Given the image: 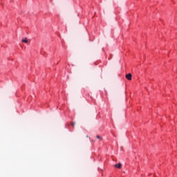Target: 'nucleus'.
Segmentation results:
<instances>
[{
	"mask_svg": "<svg viewBox=\"0 0 177 177\" xmlns=\"http://www.w3.org/2000/svg\"><path fill=\"white\" fill-rule=\"evenodd\" d=\"M86 138H88V136H86Z\"/></svg>",
	"mask_w": 177,
	"mask_h": 177,
	"instance_id": "6",
	"label": "nucleus"
},
{
	"mask_svg": "<svg viewBox=\"0 0 177 177\" xmlns=\"http://www.w3.org/2000/svg\"><path fill=\"white\" fill-rule=\"evenodd\" d=\"M126 78H127L129 81H131V80H132V74L129 73V74L126 75Z\"/></svg>",
	"mask_w": 177,
	"mask_h": 177,
	"instance_id": "1",
	"label": "nucleus"
},
{
	"mask_svg": "<svg viewBox=\"0 0 177 177\" xmlns=\"http://www.w3.org/2000/svg\"><path fill=\"white\" fill-rule=\"evenodd\" d=\"M121 163H118V164H116V165H115V168H121Z\"/></svg>",
	"mask_w": 177,
	"mask_h": 177,
	"instance_id": "3",
	"label": "nucleus"
},
{
	"mask_svg": "<svg viewBox=\"0 0 177 177\" xmlns=\"http://www.w3.org/2000/svg\"><path fill=\"white\" fill-rule=\"evenodd\" d=\"M96 138L97 139H99V140H102V137H100V136H96Z\"/></svg>",
	"mask_w": 177,
	"mask_h": 177,
	"instance_id": "4",
	"label": "nucleus"
},
{
	"mask_svg": "<svg viewBox=\"0 0 177 177\" xmlns=\"http://www.w3.org/2000/svg\"><path fill=\"white\" fill-rule=\"evenodd\" d=\"M75 125V123H72V127H74Z\"/></svg>",
	"mask_w": 177,
	"mask_h": 177,
	"instance_id": "5",
	"label": "nucleus"
},
{
	"mask_svg": "<svg viewBox=\"0 0 177 177\" xmlns=\"http://www.w3.org/2000/svg\"><path fill=\"white\" fill-rule=\"evenodd\" d=\"M21 42H24V44H28V40L27 39V37H26L25 39H22Z\"/></svg>",
	"mask_w": 177,
	"mask_h": 177,
	"instance_id": "2",
	"label": "nucleus"
}]
</instances>
